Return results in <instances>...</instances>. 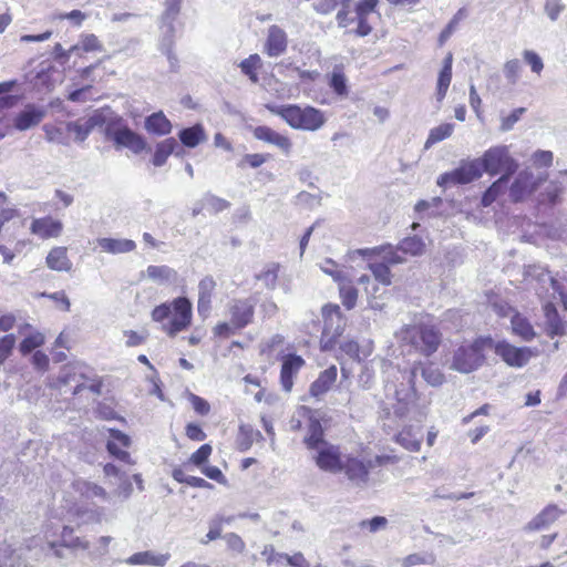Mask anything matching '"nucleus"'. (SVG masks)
<instances>
[{
  "instance_id": "19",
  "label": "nucleus",
  "mask_w": 567,
  "mask_h": 567,
  "mask_svg": "<svg viewBox=\"0 0 567 567\" xmlns=\"http://www.w3.org/2000/svg\"><path fill=\"white\" fill-rule=\"evenodd\" d=\"M107 431L111 437L106 443L107 452L118 461L127 464L132 463L130 453L122 449L130 446V436L116 429H107Z\"/></svg>"
},
{
  "instance_id": "6",
  "label": "nucleus",
  "mask_w": 567,
  "mask_h": 567,
  "mask_svg": "<svg viewBox=\"0 0 567 567\" xmlns=\"http://www.w3.org/2000/svg\"><path fill=\"white\" fill-rule=\"evenodd\" d=\"M492 338H478L473 343L461 346L453 355L451 369L470 373L477 370L484 362V349L492 347Z\"/></svg>"
},
{
  "instance_id": "34",
  "label": "nucleus",
  "mask_w": 567,
  "mask_h": 567,
  "mask_svg": "<svg viewBox=\"0 0 567 567\" xmlns=\"http://www.w3.org/2000/svg\"><path fill=\"white\" fill-rule=\"evenodd\" d=\"M178 137L184 146L194 148L206 140V134L204 126L197 123L190 127L181 130Z\"/></svg>"
},
{
  "instance_id": "25",
  "label": "nucleus",
  "mask_w": 567,
  "mask_h": 567,
  "mask_svg": "<svg viewBox=\"0 0 567 567\" xmlns=\"http://www.w3.org/2000/svg\"><path fill=\"white\" fill-rule=\"evenodd\" d=\"M153 282L157 285H172L177 281L178 274L175 269L169 266H148L146 270L142 274Z\"/></svg>"
},
{
  "instance_id": "14",
  "label": "nucleus",
  "mask_w": 567,
  "mask_h": 567,
  "mask_svg": "<svg viewBox=\"0 0 567 567\" xmlns=\"http://www.w3.org/2000/svg\"><path fill=\"white\" fill-rule=\"evenodd\" d=\"M256 302V299L251 297L229 301L228 313L234 328L243 329L252 322Z\"/></svg>"
},
{
  "instance_id": "29",
  "label": "nucleus",
  "mask_w": 567,
  "mask_h": 567,
  "mask_svg": "<svg viewBox=\"0 0 567 567\" xmlns=\"http://www.w3.org/2000/svg\"><path fill=\"white\" fill-rule=\"evenodd\" d=\"M337 374L338 371L336 365H331L324 371H322L317 378V380L311 383L309 389L310 395L319 398L322 394L327 393L332 386V384L336 382Z\"/></svg>"
},
{
  "instance_id": "59",
  "label": "nucleus",
  "mask_w": 567,
  "mask_h": 567,
  "mask_svg": "<svg viewBox=\"0 0 567 567\" xmlns=\"http://www.w3.org/2000/svg\"><path fill=\"white\" fill-rule=\"evenodd\" d=\"M320 269L339 284L347 279L346 274L338 268V265L332 259H326L321 262Z\"/></svg>"
},
{
  "instance_id": "62",
  "label": "nucleus",
  "mask_w": 567,
  "mask_h": 567,
  "mask_svg": "<svg viewBox=\"0 0 567 567\" xmlns=\"http://www.w3.org/2000/svg\"><path fill=\"white\" fill-rule=\"evenodd\" d=\"M523 58L534 73L540 74L544 69V63L538 53L532 50H525L523 52Z\"/></svg>"
},
{
  "instance_id": "36",
  "label": "nucleus",
  "mask_w": 567,
  "mask_h": 567,
  "mask_svg": "<svg viewBox=\"0 0 567 567\" xmlns=\"http://www.w3.org/2000/svg\"><path fill=\"white\" fill-rule=\"evenodd\" d=\"M357 252L361 256L382 255V262L386 264L389 267L404 261V259L391 246L358 249Z\"/></svg>"
},
{
  "instance_id": "43",
  "label": "nucleus",
  "mask_w": 567,
  "mask_h": 567,
  "mask_svg": "<svg viewBox=\"0 0 567 567\" xmlns=\"http://www.w3.org/2000/svg\"><path fill=\"white\" fill-rule=\"evenodd\" d=\"M17 547L3 543L0 545V567H20L21 555H16Z\"/></svg>"
},
{
  "instance_id": "31",
  "label": "nucleus",
  "mask_w": 567,
  "mask_h": 567,
  "mask_svg": "<svg viewBox=\"0 0 567 567\" xmlns=\"http://www.w3.org/2000/svg\"><path fill=\"white\" fill-rule=\"evenodd\" d=\"M74 488L87 499L99 498L103 502L110 501V494L105 491L104 487L97 485L96 483L78 480L74 482Z\"/></svg>"
},
{
  "instance_id": "22",
  "label": "nucleus",
  "mask_w": 567,
  "mask_h": 567,
  "mask_svg": "<svg viewBox=\"0 0 567 567\" xmlns=\"http://www.w3.org/2000/svg\"><path fill=\"white\" fill-rule=\"evenodd\" d=\"M116 147H125L132 151L134 154H140L146 148L145 138L126 126L120 132L113 140Z\"/></svg>"
},
{
  "instance_id": "46",
  "label": "nucleus",
  "mask_w": 567,
  "mask_h": 567,
  "mask_svg": "<svg viewBox=\"0 0 567 567\" xmlns=\"http://www.w3.org/2000/svg\"><path fill=\"white\" fill-rule=\"evenodd\" d=\"M425 244L423 240L416 236L406 237L400 241L396 247V250H401L404 254H410L412 256H419L424 251Z\"/></svg>"
},
{
  "instance_id": "11",
  "label": "nucleus",
  "mask_w": 567,
  "mask_h": 567,
  "mask_svg": "<svg viewBox=\"0 0 567 567\" xmlns=\"http://www.w3.org/2000/svg\"><path fill=\"white\" fill-rule=\"evenodd\" d=\"M480 165L481 162H477L476 158L465 162L457 168L440 175L437 178V185L441 187H447L452 185L468 184L482 176Z\"/></svg>"
},
{
  "instance_id": "48",
  "label": "nucleus",
  "mask_w": 567,
  "mask_h": 567,
  "mask_svg": "<svg viewBox=\"0 0 567 567\" xmlns=\"http://www.w3.org/2000/svg\"><path fill=\"white\" fill-rule=\"evenodd\" d=\"M339 291L343 306L349 310L354 308L358 299V290L346 279L339 284Z\"/></svg>"
},
{
  "instance_id": "5",
  "label": "nucleus",
  "mask_w": 567,
  "mask_h": 567,
  "mask_svg": "<svg viewBox=\"0 0 567 567\" xmlns=\"http://www.w3.org/2000/svg\"><path fill=\"white\" fill-rule=\"evenodd\" d=\"M476 161L481 162L480 169L482 173L485 172L491 176L502 174L501 177H506L508 181L518 168V163L511 155L507 145L493 146Z\"/></svg>"
},
{
  "instance_id": "3",
  "label": "nucleus",
  "mask_w": 567,
  "mask_h": 567,
  "mask_svg": "<svg viewBox=\"0 0 567 567\" xmlns=\"http://www.w3.org/2000/svg\"><path fill=\"white\" fill-rule=\"evenodd\" d=\"M396 338L403 347H409L426 358L434 354L442 342L440 329L429 322L403 326L396 332Z\"/></svg>"
},
{
  "instance_id": "42",
  "label": "nucleus",
  "mask_w": 567,
  "mask_h": 567,
  "mask_svg": "<svg viewBox=\"0 0 567 567\" xmlns=\"http://www.w3.org/2000/svg\"><path fill=\"white\" fill-rule=\"evenodd\" d=\"M454 131L453 123H444L434 128H432L429 133L427 140L425 142V148L431 147L432 145L450 137Z\"/></svg>"
},
{
  "instance_id": "7",
  "label": "nucleus",
  "mask_w": 567,
  "mask_h": 567,
  "mask_svg": "<svg viewBox=\"0 0 567 567\" xmlns=\"http://www.w3.org/2000/svg\"><path fill=\"white\" fill-rule=\"evenodd\" d=\"M525 280L528 284L536 282L535 290L540 298L546 296L553 299H559L567 310V296L561 291L557 280H555L549 271L538 265H529L525 269Z\"/></svg>"
},
{
  "instance_id": "2",
  "label": "nucleus",
  "mask_w": 567,
  "mask_h": 567,
  "mask_svg": "<svg viewBox=\"0 0 567 567\" xmlns=\"http://www.w3.org/2000/svg\"><path fill=\"white\" fill-rule=\"evenodd\" d=\"M151 317L153 321L161 323L162 331L168 337H175L190 326L193 305L188 298L177 297L172 302H163L156 306Z\"/></svg>"
},
{
  "instance_id": "32",
  "label": "nucleus",
  "mask_w": 567,
  "mask_h": 567,
  "mask_svg": "<svg viewBox=\"0 0 567 567\" xmlns=\"http://www.w3.org/2000/svg\"><path fill=\"white\" fill-rule=\"evenodd\" d=\"M94 112L87 117L66 123V131L75 134V141L83 142L96 127Z\"/></svg>"
},
{
  "instance_id": "9",
  "label": "nucleus",
  "mask_w": 567,
  "mask_h": 567,
  "mask_svg": "<svg viewBox=\"0 0 567 567\" xmlns=\"http://www.w3.org/2000/svg\"><path fill=\"white\" fill-rule=\"evenodd\" d=\"M324 327L320 340L321 349L329 351L333 349L337 338L343 332L346 320L338 305H326L322 308Z\"/></svg>"
},
{
  "instance_id": "20",
  "label": "nucleus",
  "mask_w": 567,
  "mask_h": 567,
  "mask_svg": "<svg viewBox=\"0 0 567 567\" xmlns=\"http://www.w3.org/2000/svg\"><path fill=\"white\" fill-rule=\"evenodd\" d=\"M51 537L58 539V544L72 551L87 550L90 547L89 540L74 535V529L69 526H63L60 532L48 527Z\"/></svg>"
},
{
  "instance_id": "45",
  "label": "nucleus",
  "mask_w": 567,
  "mask_h": 567,
  "mask_svg": "<svg viewBox=\"0 0 567 567\" xmlns=\"http://www.w3.org/2000/svg\"><path fill=\"white\" fill-rule=\"evenodd\" d=\"M261 65V59L258 54H250L239 64L241 72L254 83L258 82L257 69Z\"/></svg>"
},
{
  "instance_id": "57",
  "label": "nucleus",
  "mask_w": 567,
  "mask_h": 567,
  "mask_svg": "<svg viewBox=\"0 0 567 567\" xmlns=\"http://www.w3.org/2000/svg\"><path fill=\"white\" fill-rule=\"evenodd\" d=\"M212 452L213 447L209 444H203L197 451H195L190 455L189 463L202 468L207 463Z\"/></svg>"
},
{
  "instance_id": "41",
  "label": "nucleus",
  "mask_w": 567,
  "mask_h": 567,
  "mask_svg": "<svg viewBox=\"0 0 567 567\" xmlns=\"http://www.w3.org/2000/svg\"><path fill=\"white\" fill-rule=\"evenodd\" d=\"M506 177H499L496 179L483 194L481 203L483 207L492 205L496 198L504 192L508 184Z\"/></svg>"
},
{
  "instance_id": "58",
  "label": "nucleus",
  "mask_w": 567,
  "mask_h": 567,
  "mask_svg": "<svg viewBox=\"0 0 567 567\" xmlns=\"http://www.w3.org/2000/svg\"><path fill=\"white\" fill-rule=\"evenodd\" d=\"M564 10L565 4L561 0H545L544 12L550 21H557Z\"/></svg>"
},
{
  "instance_id": "56",
  "label": "nucleus",
  "mask_w": 567,
  "mask_h": 567,
  "mask_svg": "<svg viewBox=\"0 0 567 567\" xmlns=\"http://www.w3.org/2000/svg\"><path fill=\"white\" fill-rule=\"evenodd\" d=\"M44 343V337L40 332L32 333L25 337L20 343V351L22 354H28L34 349L41 347Z\"/></svg>"
},
{
  "instance_id": "37",
  "label": "nucleus",
  "mask_w": 567,
  "mask_h": 567,
  "mask_svg": "<svg viewBox=\"0 0 567 567\" xmlns=\"http://www.w3.org/2000/svg\"><path fill=\"white\" fill-rule=\"evenodd\" d=\"M169 556L168 555H155L152 551H140L130 556L125 563L128 565H152L163 567Z\"/></svg>"
},
{
  "instance_id": "26",
  "label": "nucleus",
  "mask_w": 567,
  "mask_h": 567,
  "mask_svg": "<svg viewBox=\"0 0 567 567\" xmlns=\"http://www.w3.org/2000/svg\"><path fill=\"white\" fill-rule=\"evenodd\" d=\"M31 231L41 238L58 237L62 231V223L51 217L38 218L32 221Z\"/></svg>"
},
{
  "instance_id": "4",
  "label": "nucleus",
  "mask_w": 567,
  "mask_h": 567,
  "mask_svg": "<svg viewBox=\"0 0 567 567\" xmlns=\"http://www.w3.org/2000/svg\"><path fill=\"white\" fill-rule=\"evenodd\" d=\"M271 112L281 116L290 127L296 130L315 132L326 123L323 112L312 106L280 105L272 107Z\"/></svg>"
},
{
  "instance_id": "61",
  "label": "nucleus",
  "mask_w": 567,
  "mask_h": 567,
  "mask_svg": "<svg viewBox=\"0 0 567 567\" xmlns=\"http://www.w3.org/2000/svg\"><path fill=\"white\" fill-rule=\"evenodd\" d=\"M223 520L221 516H216L209 522V530L206 538L200 540L202 544L206 545L221 536Z\"/></svg>"
},
{
  "instance_id": "52",
  "label": "nucleus",
  "mask_w": 567,
  "mask_h": 567,
  "mask_svg": "<svg viewBox=\"0 0 567 567\" xmlns=\"http://www.w3.org/2000/svg\"><path fill=\"white\" fill-rule=\"evenodd\" d=\"M182 0H165V10L161 16V23L174 24L181 11Z\"/></svg>"
},
{
  "instance_id": "30",
  "label": "nucleus",
  "mask_w": 567,
  "mask_h": 567,
  "mask_svg": "<svg viewBox=\"0 0 567 567\" xmlns=\"http://www.w3.org/2000/svg\"><path fill=\"white\" fill-rule=\"evenodd\" d=\"M97 245L103 251L112 255L131 252L136 248L134 240L125 238L103 237L97 239Z\"/></svg>"
},
{
  "instance_id": "18",
  "label": "nucleus",
  "mask_w": 567,
  "mask_h": 567,
  "mask_svg": "<svg viewBox=\"0 0 567 567\" xmlns=\"http://www.w3.org/2000/svg\"><path fill=\"white\" fill-rule=\"evenodd\" d=\"M287 47L288 38L285 30L276 24L270 25L264 45L265 53L270 58H278L286 52Z\"/></svg>"
},
{
  "instance_id": "13",
  "label": "nucleus",
  "mask_w": 567,
  "mask_h": 567,
  "mask_svg": "<svg viewBox=\"0 0 567 567\" xmlns=\"http://www.w3.org/2000/svg\"><path fill=\"white\" fill-rule=\"evenodd\" d=\"M497 355H499L504 362L514 368H522L528 363L530 358L534 355V351L528 347L517 348L509 344L506 341L494 342L492 347Z\"/></svg>"
},
{
  "instance_id": "15",
  "label": "nucleus",
  "mask_w": 567,
  "mask_h": 567,
  "mask_svg": "<svg viewBox=\"0 0 567 567\" xmlns=\"http://www.w3.org/2000/svg\"><path fill=\"white\" fill-rule=\"evenodd\" d=\"M546 179V176L535 177L533 172L523 169L518 173L511 186L509 193L514 202L523 200L525 197L534 193L539 185Z\"/></svg>"
},
{
  "instance_id": "16",
  "label": "nucleus",
  "mask_w": 567,
  "mask_h": 567,
  "mask_svg": "<svg viewBox=\"0 0 567 567\" xmlns=\"http://www.w3.org/2000/svg\"><path fill=\"white\" fill-rule=\"evenodd\" d=\"M94 115L96 127L104 128L103 133L107 140L113 141L127 126L124 118L109 107L94 111Z\"/></svg>"
},
{
  "instance_id": "17",
  "label": "nucleus",
  "mask_w": 567,
  "mask_h": 567,
  "mask_svg": "<svg viewBox=\"0 0 567 567\" xmlns=\"http://www.w3.org/2000/svg\"><path fill=\"white\" fill-rule=\"evenodd\" d=\"M47 111L43 106L28 103L21 112L12 118L13 127L19 132L28 131L38 126L45 117Z\"/></svg>"
},
{
  "instance_id": "40",
  "label": "nucleus",
  "mask_w": 567,
  "mask_h": 567,
  "mask_svg": "<svg viewBox=\"0 0 567 567\" xmlns=\"http://www.w3.org/2000/svg\"><path fill=\"white\" fill-rule=\"evenodd\" d=\"M511 323L513 332L520 337L524 341H530L534 339V328L525 317L516 313L512 317Z\"/></svg>"
},
{
  "instance_id": "33",
  "label": "nucleus",
  "mask_w": 567,
  "mask_h": 567,
  "mask_svg": "<svg viewBox=\"0 0 567 567\" xmlns=\"http://www.w3.org/2000/svg\"><path fill=\"white\" fill-rule=\"evenodd\" d=\"M145 128L155 135H167L172 131V124L163 112L153 113L145 118Z\"/></svg>"
},
{
  "instance_id": "24",
  "label": "nucleus",
  "mask_w": 567,
  "mask_h": 567,
  "mask_svg": "<svg viewBox=\"0 0 567 567\" xmlns=\"http://www.w3.org/2000/svg\"><path fill=\"white\" fill-rule=\"evenodd\" d=\"M561 513L556 505H548L527 524L526 529L532 532L544 530L555 523Z\"/></svg>"
},
{
  "instance_id": "28",
  "label": "nucleus",
  "mask_w": 567,
  "mask_h": 567,
  "mask_svg": "<svg viewBox=\"0 0 567 567\" xmlns=\"http://www.w3.org/2000/svg\"><path fill=\"white\" fill-rule=\"evenodd\" d=\"M303 443L310 452H313L321 445L328 443L324 440V432L320 421L313 416L309 417L308 430L303 437Z\"/></svg>"
},
{
  "instance_id": "63",
  "label": "nucleus",
  "mask_w": 567,
  "mask_h": 567,
  "mask_svg": "<svg viewBox=\"0 0 567 567\" xmlns=\"http://www.w3.org/2000/svg\"><path fill=\"white\" fill-rule=\"evenodd\" d=\"M268 159H269L268 154H246L238 163V167L243 168L246 165H248L251 168H258L264 163H266Z\"/></svg>"
},
{
  "instance_id": "27",
  "label": "nucleus",
  "mask_w": 567,
  "mask_h": 567,
  "mask_svg": "<svg viewBox=\"0 0 567 567\" xmlns=\"http://www.w3.org/2000/svg\"><path fill=\"white\" fill-rule=\"evenodd\" d=\"M423 439L421 426H406L396 436L395 441L405 450L417 452Z\"/></svg>"
},
{
  "instance_id": "12",
  "label": "nucleus",
  "mask_w": 567,
  "mask_h": 567,
  "mask_svg": "<svg viewBox=\"0 0 567 567\" xmlns=\"http://www.w3.org/2000/svg\"><path fill=\"white\" fill-rule=\"evenodd\" d=\"M371 461H365L355 455H346L342 472L346 477L357 487H367L370 481Z\"/></svg>"
},
{
  "instance_id": "35",
  "label": "nucleus",
  "mask_w": 567,
  "mask_h": 567,
  "mask_svg": "<svg viewBox=\"0 0 567 567\" xmlns=\"http://www.w3.org/2000/svg\"><path fill=\"white\" fill-rule=\"evenodd\" d=\"M47 265L50 269L55 271H69L72 268V262L70 261L66 248L64 247H55L51 249L47 257Z\"/></svg>"
},
{
  "instance_id": "47",
  "label": "nucleus",
  "mask_w": 567,
  "mask_h": 567,
  "mask_svg": "<svg viewBox=\"0 0 567 567\" xmlns=\"http://www.w3.org/2000/svg\"><path fill=\"white\" fill-rule=\"evenodd\" d=\"M466 17L467 10L465 8H461L457 10V12L453 16L447 25L441 31L439 35V42L441 45L450 39V37L456 30L458 23Z\"/></svg>"
},
{
  "instance_id": "55",
  "label": "nucleus",
  "mask_w": 567,
  "mask_h": 567,
  "mask_svg": "<svg viewBox=\"0 0 567 567\" xmlns=\"http://www.w3.org/2000/svg\"><path fill=\"white\" fill-rule=\"evenodd\" d=\"M278 265H268L264 271L257 275V279L262 281L268 289H275L278 279Z\"/></svg>"
},
{
  "instance_id": "38",
  "label": "nucleus",
  "mask_w": 567,
  "mask_h": 567,
  "mask_svg": "<svg viewBox=\"0 0 567 567\" xmlns=\"http://www.w3.org/2000/svg\"><path fill=\"white\" fill-rule=\"evenodd\" d=\"M178 147V143L174 137L166 138L157 143L152 163L156 167L163 166L168 156L172 155Z\"/></svg>"
},
{
  "instance_id": "44",
  "label": "nucleus",
  "mask_w": 567,
  "mask_h": 567,
  "mask_svg": "<svg viewBox=\"0 0 567 567\" xmlns=\"http://www.w3.org/2000/svg\"><path fill=\"white\" fill-rule=\"evenodd\" d=\"M369 270L372 272L374 279L383 286H390L392 282V275L390 267L382 261H373L368 265Z\"/></svg>"
},
{
  "instance_id": "8",
  "label": "nucleus",
  "mask_w": 567,
  "mask_h": 567,
  "mask_svg": "<svg viewBox=\"0 0 567 567\" xmlns=\"http://www.w3.org/2000/svg\"><path fill=\"white\" fill-rule=\"evenodd\" d=\"M47 549L52 550L55 558L60 560L68 559V556L64 551V547L58 544V539L51 537L49 530H45L44 536H33L28 539L24 547L20 546L17 548L16 555H21L20 566L28 558L38 559L42 554L45 553Z\"/></svg>"
},
{
  "instance_id": "10",
  "label": "nucleus",
  "mask_w": 567,
  "mask_h": 567,
  "mask_svg": "<svg viewBox=\"0 0 567 567\" xmlns=\"http://www.w3.org/2000/svg\"><path fill=\"white\" fill-rule=\"evenodd\" d=\"M344 456L339 445L327 443L311 452L315 464L323 472L338 474L342 472Z\"/></svg>"
},
{
  "instance_id": "51",
  "label": "nucleus",
  "mask_w": 567,
  "mask_h": 567,
  "mask_svg": "<svg viewBox=\"0 0 567 567\" xmlns=\"http://www.w3.org/2000/svg\"><path fill=\"white\" fill-rule=\"evenodd\" d=\"M329 85L339 96H346L348 94L347 79L340 68L336 66L333 69Z\"/></svg>"
},
{
  "instance_id": "39",
  "label": "nucleus",
  "mask_w": 567,
  "mask_h": 567,
  "mask_svg": "<svg viewBox=\"0 0 567 567\" xmlns=\"http://www.w3.org/2000/svg\"><path fill=\"white\" fill-rule=\"evenodd\" d=\"M543 310L546 317V323L548 327V332L551 336H559L564 333V323L559 318L556 307L549 300L546 301L543 306Z\"/></svg>"
},
{
  "instance_id": "21",
  "label": "nucleus",
  "mask_w": 567,
  "mask_h": 567,
  "mask_svg": "<svg viewBox=\"0 0 567 567\" xmlns=\"http://www.w3.org/2000/svg\"><path fill=\"white\" fill-rule=\"evenodd\" d=\"M305 365V360L295 353L284 357L280 371V383L286 392H290L293 385V377Z\"/></svg>"
},
{
  "instance_id": "50",
  "label": "nucleus",
  "mask_w": 567,
  "mask_h": 567,
  "mask_svg": "<svg viewBox=\"0 0 567 567\" xmlns=\"http://www.w3.org/2000/svg\"><path fill=\"white\" fill-rule=\"evenodd\" d=\"M203 203L205 209L208 210L210 214H218L230 206V203L228 200L210 193H206L203 196Z\"/></svg>"
},
{
  "instance_id": "1",
  "label": "nucleus",
  "mask_w": 567,
  "mask_h": 567,
  "mask_svg": "<svg viewBox=\"0 0 567 567\" xmlns=\"http://www.w3.org/2000/svg\"><path fill=\"white\" fill-rule=\"evenodd\" d=\"M420 374L423 380L431 386H440L444 382V374L441 370L429 361H415L411 365L409 371L403 374V380L406 383H401L395 389L396 404L394 405V414L402 419L405 417L411 406L417 400V393L415 389V379Z\"/></svg>"
},
{
  "instance_id": "49",
  "label": "nucleus",
  "mask_w": 567,
  "mask_h": 567,
  "mask_svg": "<svg viewBox=\"0 0 567 567\" xmlns=\"http://www.w3.org/2000/svg\"><path fill=\"white\" fill-rule=\"evenodd\" d=\"M162 37L159 40L158 49L164 53H169L174 51V33L175 27L174 24L161 23Z\"/></svg>"
},
{
  "instance_id": "64",
  "label": "nucleus",
  "mask_w": 567,
  "mask_h": 567,
  "mask_svg": "<svg viewBox=\"0 0 567 567\" xmlns=\"http://www.w3.org/2000/svg\"><path fill=\"white\" fill-rule=\"evenodd\" d=\"M16 344V336L10 333L0 338V363L4 362L11 354Z\"/></svg>"
},
{
  "instance_id": "54",
  "label": "nucleus",
  "mask_w": 567,
  "mask_h": 567,
  "mask_svg": "<svg viewBox=\"0 0 567 567\" xmlns=\"http://www.w3.org/2000/svg\"><path fill=\"white\" fill-rule=\"evenodd\" d=\"M79 40L84 52H102L104 49L102 42L93 33H82Z\"/></svg>"
},
{
  "instance_id": "60",
  "label": "nucleus",
  "mask_w": 567,
  "mask_h": 567,
  "mask_svg": "<svg viewBox=\"0 0 567 567\" xmlns=\"http://www.w3.org/2000/svg\"><path fill=\"white\" fill-rule=\"evenodd\" d=\"M520 70L522 65L517 59L509 60L504 64V75L511 84H516Z\"/></svg>"
},
{
  "instance_id": "23",
  "label": "nucleus",
  "mask_w": 567,
  "mask_h": 567,
  "mask_svg": "<svg viewBox=\"0 0 567 567\" xmlns=\"http://www.w3.org/2000/svg\"><path fill=\"white\" fill-rule=\"evenodd\" d=\"M254 136L257 140H260V141H264L266 143L277 146L286 154H288L290 152V148H291L290 140L287 136L276 132L275 130H272L268 126H265V125L257 126L254 130Z\"/></svg>"
},
{
  "instance_id": "53",
  "label": "nucleus",
  "mask_w": 567,
  "mask_h": 567,
  "mask_svg": "<svg viewBox=\"0 0 567 567\" xmlns=\"http://www.w3.org/2000/svg\"><path fill=\"white\" fill-rule=\"evenodd\" d=\"M435 563V556L431 553L411 554L402 559V567H413L417 565H432Z\"/></svg>"
}]
</instances>
